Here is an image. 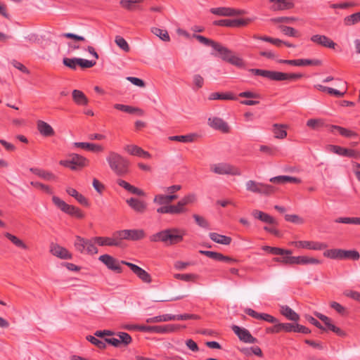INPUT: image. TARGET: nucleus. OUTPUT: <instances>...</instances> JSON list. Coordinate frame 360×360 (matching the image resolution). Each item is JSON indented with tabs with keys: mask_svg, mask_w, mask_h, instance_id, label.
<instances>
[{
	"mask_svg": "<svg viewBox=\"0 0 360 360\" xmlns=\"http://www.w3.org/2000/svg\"><path fill=\"white\" fill-rule=\"evenodd\" d=\"M5 237L8 238L13 244H14L15 246L20 248L24 250L27 249V245L20 238L16 237L15 236L10 233H6L4 234Z\"/></svg>",
	"mask_w": 360,
	"mask_h": 360,
	"instance_id": "44",
	"label": "nucleus"
},
{
	"mask_svg": "<svg viewBox=\"0 0 360 360\" xmlns=\"http://www.w3.org/2000/svg\"><path fill=\"white\" fill-rule=\"evenodd\" d=\"M285 219L296 224H302L304 222V220L297 214H285Z\"/></svg>",
	"mask_w": 360,
	"mask_h": 360,
	"instance_id": "58",
	"label": "nucleus"
},
{
	"mask_svg": "<svg viewBox=\"0 0 360 360\" xmlns=\"http://www.w3.org/2000/svg\"><path fill=\"white\" fill-rule=\"evenodd\" d=\"M63 63L65 66L72 70H75L77 68V66L78 65V58H64L63 60Z\"/></svg>",
	"mask_w": 360,
	"mask_h": 360,
	"instance_id": "60",
	"label": "nucleus"
},
{
	"mask_svg": "<svg viewBox=\"0 0 360 360\" xmlns=\"http://www.w3.org/2000/svg\"><path fill=\"white\" fill-rule=\"evenodd\" d=\"M211 171L217 174H231L235 176H240L241 174L240 170L227 163H219L211 166Z\"/></svg>",
	"mask_w": 360,
	"mask_h": 360,
	"instance_id": "6",
	"label": "nucleus"
},
{
	"mask_svg": "<svg viewBox=\"0 0 360 360\" xmlns=\"http://www.w3.org/2000/svg\"><path fill=\"white\" fill-rule=\"evenodd\" d=\"M195 134H187L180 136H172L169 137L170 141H179L182 143H191L194 141Z\"/></svg>",
	"mask_w": 360,
	"mask_h": 360,
	"instance_id": "45",
	"label": "nucleus"
},
{
	"mask_svg": "<svg viewBox=\"0 0 360 360\" xmlns=\"http://www.w3.org/2000/svg\"><path fill=\"white\" fill-rule=\"evenodd\" d=\"M52 201L54 205L60 209L62 212L70 215L73 216L75 214V211L77 209V207L74 205H70L66 203L64 200H61L60 198L57 196H53Z\"/></svg>",
	"mask_w": 360,
	"mask_h": 360,
	"instance_id": "18",
	"label": "nucleus"
},
{
	"mask_svg": "<svg viewBox=\"0 0 360 360\" xmlns=\"http://www.w3.org/2000/svg\"><path fill=\"white\" fill-rule=\"evenodd\" d=\"M335 221L336 223L360 225V217H339Z\"/></svg>",
	"mask_w": 360,
	"mask_h": 360,
	"instance_id": "50",
	"label": "nucleus"
},
{
	"mask_svg": "<svg viewBox=\"0 0 360 360\" xmlns=\"http://www.w3.org/2000/svg\"><path fill=\"white\" fill-rule=\"evenodd\" d=\"M115 41L116 44L124 51L129 52L130 50L129 46L127 41L120 36H117L115 37Z\"/></svg>",
	"mask_w": 360,
	"mask_h": 360,
	"instance_id": "55",
	"label": "nucleus"
},
{
	"mask_svg": "<svg viewBox=\"0 0 360 360\" xmlns=\"http://www.w3.org/2000/svg\"><path fill=\"white\" fill-rule=\"evenodd\" d=\"M179 329V326L174 324H167L164 326H153V333H169Z\"/></svg>",
	"mask_w": 360,
	"mask_h": 360,
	"instance_id": "31",
	"label": "nucleus"
},
{
	"mask_svg": "<svg viewBox=\"0 0 360 360\" xmlns=\"http://www.w3.org/2000/svg\"><path fill=\"white\" fill-rule=\"evenodd\" d=\"M196 200V196L193 193L185 195L179 202L183 207H186V205L193 203Z\"/></svg>",
	"mask_w": 360,
	"mask_h": 360,
	"instance_id": "56",
	"label": "nucleus"
},
{
	"mask_svg": "<svg viewBox=\"0 0 360 360\" xmlns=\"http://www.w3.org/2000/svg\"><path fill=\"white\" fill-rule=\"evenodd\" d=\"M331 148V150L339 155L344 157L348 158H354L357 160H360V151L354 149H348L346 148H343L339 146H330Z\"/></svg>",
	"mask_w": 360,
	"mask_h": 360,
	"instance_id": "12",
	"label": "nucleus"
},
{
	"mask_svg": "<svg viewBox=\"0 0 360 360\" xmlns=\"http://www.w3.org/2000/svg\"><path fill=\"white\" fill-rule=\"evenodd\" d=\"M127 205L136 213L143 214L147 210V203L136 198H130L126 200Z\"/></svg>",
	"mask_w": 360,
	"mask_h": 360,
	"instance_id": "17",
	"label": "nucleus"
},
{
	"mask_svg": "<svg viewBox=\"0 0 360 360\" xmlns=\"http://www.w3.org/2000/svg\"><path fill=\"white\" fill-rule=\"evenodd\" d=\"M89 163V160L77 153H71L69 155V159L60 160L59 164L71 170L75 171L86 167Z\"/></svg>",
	"mask_w": 360,
	"mask_h": 360,
	"instance_id": "4",
	"label": "nucleus"
},
{
	"mask_svg": "<svg viewBox=\"0 0 360 360\" xmlns=\"http://www.w3.org/2000/svg\"><path fill=\"white\" fill-rule=\"evenodd\" d=\"M297 248H303L312 250H321L328 248V245L324 243L309 240L292 241L290 243Z\"/></svg>",
	"mask_w": 360,
	"mask_h": 360,
	"instance_id": "8",
	"label": "nucleus"
},
{
	"mask_svg": "<svg viewBox=\"0 0 360 360\" xmlns=\"http://www.w3.org/2000/svg\"><path fill=\"white\" fill-rule=\"evenodd\" d=\"M51 253L62 259H71L72 254L70 253L65 248L62 247L56 243H52L50 247Z\"/></svg>",
	"mask_w": 360,
	"mask_h": 360,
	"instance_id": "16",
	"label": "nucleus"
},
{
	"mask_svg": "<svg viewBox=\"0 0 360 360\" xmlns=\"http://www.w3.org/2000/svg\"><path fill=\"white\" fill-rule=\"evenodd\" d=\"M121 262L122 263V264H124L129 267L132 272L134 274H136V276L143 283H150L152 282L151 276L142 268L127 261L122 260Z\"/></svg>",
	"mask_w": 360,
	"mask_h": 360,
	"instance_id": "9",
	"label": "nucleus"
},
{
	"mask_svg": "<svg viewBox=\"0 0 360 360\" xmlns=\"http://www.w3.org/2000/svg\"><path fill=\"white\" fill-rule=\"evenodd\" d=\"M186 231L172 228L162 230L150 236L151 242H162L166 245H174L183 241Z\"/></svg>",
	"mask_w": 360,
	"mask_h": 360,
	"instance_id": "1",
	"label": "nucleus"
},
{
	"mask_svg": "<svg viewBox=\"0 0 360 360\" xmlns=\"http://www.w3.org/2000/svg\"><path fill=\"white\" fill-rule=\"evenodd\" d=\"M214 49L217 51L221 56L223 60L229 62V58L231 57L233 52L228 48L223 46L219 43H217L216 46H214Z\"/></svg>",
	"mask_w": 360,
	"mask_h": 360,
	"instance_id": "35",
	"label": "nucleus"
},
{
	"mask_svg": "<svg viewBox=\"0 0 360 360\" xmlns=\"http://www.w3.org/2000/svg\"><path fill=\"white\" fill-rule=\"evenodd\" d=\"M342 259H352L354 261L359 260L360 255L358 251L354 250H342Z\"/></svg>",
	"mask_w": 360,
	"mask_h": 360,
	"instance_id": "47",
	"label": "nucleus"
},
{
	"mask_svg": "<svg viewBox=\"0 0 360 360\" xmlns=\"http://www.w3.org/2000/svg\"><path fill=\"white\" fill-rule=\"evenodd\" d=\"M210 100H237V97L233 93L228 91L225 93L214 92L209 96Z\"/></svg>",
	"mask_w": 360,
	"mask_h": 360,
	"instance_id": "32",
	"label": "nucleus"
},
{
	"mask_svg": "<svg viewBox=\"0 0 360 360\" xmlns=\"http://www.w3.org/2000/svg\"><path fill=\"white\" fill-rule=\"evenodd\" d=\"M74 146L77 148H80L93 152H102L104 150L101 145L86 142H75L74 143Z\"/></svg>",
	"mask_w": 360,
	"mask_h": 360,
	"instance_id": "28",
	"label": "nucleus"
},
{
	"mask_svg": "<svg viewBox=\"0 0 360 360\" xmlns=\"http://www.w3.org/2000/svg\"><path fill=\"white\" fill-rule=\"evenodd\" d=\"M212 14L220 16H235L246 14V11L242 9H235L229 7L212 8L210 9Z\"/></svg>",
	"mask_w": 360,
	"mask_h": 360,
	"instance_id": "10",
	"label": "nucleus"
},
{
	"mask_svg": "<svg viewBox=\"0 0 360 360\" xmlns=\"http://www.w3.org/2000/svg\"><path fill=\"white\" fill-rule=\"evenodd\" d=\"M321 262L314 257L308 256H297L295 257V264L307 265V264H319Z\"/></svg>",
	"mask_w": 360,
	"mask_h": 360,
	"instance_id": "34",
	"label": "nucleus"
},
{
	"mask_svg": "<svg viewBox=\"0 0 360 360\" xmlns=\"http://www.w3.org/2000/svg\"><path fill=\"white\" fill-rule=\"evenodd\" d=\"M94 241L100 246H118L114 234L112 237L96 236L94 237Z\"/></svg>",
	"mask_w": 360,
	"mask_h": 360,
	"instance_id": "30",
	"label": "nucleus"
},
{
	"mask_svg": "<svg viewBox=\"0 0 360 360\" xmlns=\"http://www.w3.org/2000/svg\"><path fill=\"white\" fill-rule=\"evenodd\" d=\"M245 186L246 189L250 192L264 195H271L276 191L274 186L256 182L253 180L248 181L245 184Z\"/></svg>",
	"mask_w": 360,
	"mask_h": 360,
	"instance_id": "5",
	"label": "nucleus"
},
{
	"mask_svg": "<svg viewBox=\"0 0 360 360\" xmlns=\"http://www.w3.org/2000/svg\"><path fill=\"white\" fill-rule=\"evenodd\" d=\"M231 328L241 341L246 343L257 342V339L250 334L248 330L236 325L232 326Z\"/></svg>",
	"mask_w": 360,
	"mask_h": 360,
	"instance_id": "13",
	"label": "nucleus"
},
{
	"mask_svg": "<svg viewBox=\"0 0 360 360\" xmlns=\"http://www.w3.org/2000/svg\"><path fill=\"white\" fill-rule=\"evenodd\" d=\"M281 257H274L273 261L280 263L283 265H292L295 264V256H286L282 255Z\"/></svg>",
	"mask_w": 360,
	"mask_h": 360,
	"instance_id": "46",
	"label": "nucleus"
},
{
	"mask_svg": "<svg viewBox=\"0 0 360 360\" xmlns=\"http://www.w3.org/2000/svg\"><path fill=\"white\" fill-rule=\"evenodd\" d=\"M86 340L88 341H89L91 344L96 345L99 349H105L106 347V344H105V340L104 341L100 340L97 339L96 338L91 336V335L87 336Z\"/></svg>",
	"mask_w": 360,
	"mask_h": 360,
	"instance_id": "57",
	"label": "nucleus"
},
{
	"mask_svg": "<svg viewBox=\"0 0 360 360\" xmlns=\"http://www.w3.org/2000/svg\"><path fill=\"white\" fill-rule=\"evenodd\" d=\"M270 181L277 184H284L285 183L300 184L301 180L298 178L290 176H278L270 179Z\"/></svg>",
	"mask_w": 360,
	"mask_h": 360,
	"instance_id": "29",
	"label": "nucleus"
},
{
	"mask_svg": "<svg viewBox=\"0 0 360 360\" xmlns=\"http://www.w3.org/2000/svg\"><path fill=\"white\" fill-rule=\"evenodd\" d=\"M186 211L187 209L183 207L179 202L176 205H165L157 209V212L160 214H180Z\"/></svg>",
	"mask_w": 360,
	"mask_h": 360,
	"instance_id": "14",
	"label": "nucleus"
},
{
	"mask_svg": "<svg viewBox=\"0 0 360 360\" xmlns=\"http://www.w3.org/2000/svg\"><path fill=\"white\" fill-rule=\"evenodd\" d=\"M37 127L39 132L45 137L52 136L55 134L53 127L47 122L43 120H38Z\"/></svg>",
	"mask_w": 360,
	"mask_h": 360,
	"instance_id": "24",
	"label": "nucleus"
},
{
	"mask_svg": "<svg viewBox=\"0 0 360 360\" xmlns=\"http://www.w3.org/2000/svg\"><path fill=\"white\" fill-rule=\"evenodd\" d=\"M30 184L34 187L37 188H40V189H41L42 191H44L45 193H46L48 194H52L53 193V191H52L51 188L49 186L43 184H41L40 182H37V181H32Z\"/></svg>",
	"mask_w": 360,
	"mask_h": 360,
	"instance_id": "63",
	"label": "nucleus"
},
{
	"mask_svg": "<svg viewBox=\"0 0 360 360\" xmlns=\"http://www.w3.org/2000/svg\"><path fill=\"white\" fill-rule=\"evenodd\" d=\"M176 279L181 280L184 281H194L198 276L193 274H176L174 275Z\"/></svg>",
	"mask_w": 360,
	"mask_h": 360,
	"instance_id": "53",
	"label": "nucleus"
},
{
	"mask_svg": "<svg viewBox=\"0 0 360 360\" xmlns=\"http://www.w3.org/2000/svg\"><path fill=\"white\" fill-rule=\"evenodd\" d=\"M342 249H330L323 252V256L332 259H342Z\"/></svg>",
	"mask_w": 360,
	"mask_h": 360,
	"instance_id": "40",
	"label": "nucleus"
},
{
	"mask_svg": "<svg viewBox=\"0 0 360 360\" xmlns=\"http://www.w3.org/2000/svg\"><path fill=\"white\" fill-rule=\"evenodd\" d=\"M199 253L205 255L214 260L219 261L221 253L217 252H213V251H208V250H200Z\"/></svg>",
	"mask_w": 360,
	"mask_h": 360,
	"instance_id": "62",
	"label": "nucleus"
},
{
	"mask_svg": "<svg viewBox=\"0 0 360 360\" xmlns=\"http://www.w3.org/2000/svg\"><path fill=\"white\" fill-rule=\"evenodd\" d=\"M270 2L274 3L271 8L274 11L288 10L295 6L293 0H270Z\"/></svg>",
	"mask_w": 360,
	"mask_h": 360,
	"instance_id": "23",
	"label": "nucleus"
},
{
	"mask_svg": "<svg viewBox=\"0 0 360 360\" xmlns=\"http://www.w3.org/2000/svg\"><path fill=\"white\" fill-rule=\"evenodd\" d=\"M281 311L283 316L290 321H297L300 319L299 315L288 306L281 307Z\"/></svg>",
	"mask_w": 360,
	"mask_h": 360,
	"instance_id": "38",
	"label": "nucleus"
},
{
	"mask_svg": "<svg viewBox=\"0 0 360 360\" xmlns=\"http://www.w3.org/2000/svg\"><path fill=\"white\" fill-rule=\"evenodd\" d=\"M330 128H331V130H330L331 131H333V129H336L338 131V132L340 133V135H342V136H345V137L349 138V137L358 136V134L355 131H352L348 129H346V128H344L340 126L331 125Z\"/></svg>",
	"mask_w": 360,
	"mask_h": 360,
	"instance_id": "41",
	"label": "nucleus"
},
{
	"mask_svg": "<svg viewBox=\"0 0 360 360\" xmlns=\"http://www.w3.org/2000/svg\"><path fill=\"white\" fill-rule=\"evenodd\" d=\"M228 63L240 68H244L245 67V63L243 59L235 56L233 53H232L231 57L229 58Z\"/></svg>",
	"mask_w": 360,
	"mask_h": 360,
	"instance_id": "49",
	"label": "nucleus"
},
{
	"mask_svg": "<svg viewBox=\"0 0 360 360\" xmlns=\"http://www.w3.org/2000/svg\"><path fill=\"white\" fill-rule=\"evenodd\" d=\"M113 234L118 246L121 245L122 240H128V229L117 231L114 232Z\"/></svg>",
	"mask_w": 360,
	"mask_h": 360,
	"instance_id": "51",
	"label": "nucleus"
},
{
	"mask_svg": "<svg viewBox=\"0 0 360 360\" xmlns=\"http://www.w3.org/2000/svg\"><path fill=\"white\" fill-rule=\"evenodd\" d=\"M114 108L118 110H120V111H122V112H124L127 113H129V114H133L136 112H139V115H142L143 114V111L141 109L134 108V107H132L130 105L117 103V104L114 105Z\"/></svg>",
	"mask_w": 360,
	"mask_h": 360,
	"instance_id": "36",
	"label": "nucleus"
},
{
	"mask_svg": "<svg viewBox=\"0 0 360 360\" xmlns=\"http://www.w3.org/2000/svg\"><path fill=\"white\" fill-rule=\"evenodd\" d=\"M110 168L117 175L122 176L128 172L129 162L117 153L110 151L106 158Z\"/></svg>",
	"mask_w": 360,
	"mask_h": 360,
	"instance_id": "2",
	"label": "nucleus"
},
{
	"mask_svg": "<svg viewBox=\"0 0 360 360\" xmlns=\"http://www.w3.org/2000/svg\"><path fill=\"white\" fill-rule=\"evenodd\" d=\"M30 171L38 176L39 177L46 180V181H56L57 179V176L51 172L46 171L39 168H30Z\"/></svg>",
	"mask_w": 360,
	"mask_h": 360,
	"instance_id": "26",
	"label": "nucleus"
},
{
	"mask_svg": "<svg viewBox=\"0 0 360 360\" xmlns=\"http://www.w3.org/2000/svg\"><path fill=\"white\" fill-rule=\"evenodd\" d=\"M310 40L314 44L331 49H335L337 46V44L326 35L314 34L311 37Z\"/></svg>",
	"mask_w": 360,
	"mask_h": 360,
	"instance_id": "15",
	"label": "nucleus"
},
{
	"mask_svg": "<svg viewBox=\"0 0 360 360\" xmlns=\"http://www.w3.org/2000/svg\"><path fill=\"white\" fill-rule=\"evenodd\" d=\"M297 20L296 18L294 17H278L272 18L271 21L275 23H286L290 24Z\"/></svg>",
	"mask_w": 360,
	"mask_h": 360,
	"instance_id": "61",
	"label": "nucleus"
},
{
	"mask_svg": "<svg viewBox=\"0 0 360 360\" xmlns=\"http://www.w3.org/2000/svg\"><path fill=\"white\" fill-rule=\"evenodd\" d=\"M72 97L74 103L77 105H87L89 99L80 90L75 89L72 92Z\"/></svg>",
	"mask_w": 360,
	"mask_h": 360,
	"instance_id": "27",
	"label": "nucleus"
},
{
	"mask_svg": "<svg viewBox=\"0 0 360 360\" xmlns=\"http://www.w3.org/2000/svg\"><path fill=\"white\" fill-rule=\"evenodd\" d=\"M210 126L214 129L222 131L223 133H228L229 131V127L228 124L219 117H210L208 119Z\"/></svg>",
	"mask_w": 360,
	"mask_h": 360,
	"instance_id": "21",
	"label": "nucleus"
},
{
	"mask_svg": "<svg viewBox=\"0 0 360 360\" xmlns=\"http://www.w3.org/2000/svg\"><path fill=\"white\" fill-rule=\"evenodd\" d=\"M153 202L155 203H157L158 205H161L163 206L169 205V202L167 200V195H162V194L156 195L153 199Z\"/></svg>",
	"mask_w": 360,
	"mask_h": 360,
	"instance_id": "64",
	"label": "nucleus"
},
{
	"mask_svg": "<svg viewBox=\"0 0 360 360\" xmlns=\"http://www.w3.org/2000/svg\"><path fill=\"white\" fill-rule=\"evenodd\" d=\"M285 129L286 126L284 124H274L273 125L274 137L279 139L285 138L287 136V131Z\"/></svg>",
	"mask_w": 360,
	"mask_h": 360,
	"instance_id": "37",
	"label": "nucleus"
},
{
	"mask_svg": "<svg viewBox=\"0 0 360 360\" xmlns=\"http://www.w3.org/2000/svg\"><path fill=\"white\" fill-rule=\"evenodd\" d=\"M281 63L295 65V66H304V65H321V61L320 60H311V59H296V60H281Z\"/></svg>",
	"mask_w": 360,
	"mask_h": 360,
	"instance_id": "19",
	"label": "nucleus"
},
{
	"mask_svg": "<svg viewBox=\"0 0 360 360\" xmlns=\"http://www.w3.org/2000/svg\"><path fill=\"white\" fill-rule=\"evenodd\" d=\"M307 126L313 129H318L323 126V122L320 119H310L307 120Z\"/></svg>",
	"mask_w": 360,
	"mask_h": 360,
	"instance_id": "59",
	"label": "nucleus"
},
{
	"mask_svg": "<svg viewBox=\"0 0 360 360\" xmlns=\"http://www.w3.org/2000/svg\"><path fill=\"white\" fill-rule=\"evenodd\" d=\"M99 261L104 264L106 267L113 271L117 274H121L122 272V268L121 266V261L117 260L112 256L105 254L102 255L98 258Z\"/></svg>",
	"mask_w": 360,
	"mask_h": 360,
	"instance_id": "7",
	"label": "nucleus"
},
{
	"mask_svg": "<svg viewBox=\"0 0 360 360\" xmlns=\"http://www.w3.org/2000/svg\"><path fill=\"white\" fill-rule=\"evenodd\" d=\"M360 22V11L346 16L343 22L345 26H352Z\"/></svg>",
	"mask_w": 360,
	"mask_h": 360,
	"instance_id": "43",
	"label": "nucleus"
},
{
	"mask_svg": "<svg viewBox=\"0 0 360 360\" xmlns=\"http://www.w3.org/2000/svg\"><path fill=\"white\" fill-rule=\"evenodd\" d=\"M96 244L94 237L88 239L79 236H76L74 247L75 250L81 254L85 253L93 255L97 254L98 252Z\"/></svg>",
	"mask_w": 360,
	"mask_h": 360,
	"instance_id": "3",
	"label": "nucleus"
},
{
	"mask_svg": "<svg viewBox=\"0 0 360 360\" xmlns=\"http://www.w3.org/2000/svg\"><path fill=\"white\" fill-rule=\"evenodd\" d=\"M193 37L195 38L200 43L205 46H212L213 49L217 43V41H214L202 35L193 34Z\"/></svg>",
	"mask_w": 360,
	"mask_h": 360,
	"instance_id": "52",
	"label": "nucleus"
},
{
	"mask_svg": "<svg viewBox=\"0 0 360 360\" xmlns=\"http://www.w3.org/2000/svg\"><path fill=\"white\" fill-rule=\"evenodd\" d=\"M300 73H286L270 70L269 79L273 81L296 80L302 77Z\"/></svg>",
	"mask_w": 360,
	"mask_h": 360,
	"instance_id": "11",
	"label": "nucleus"
},
{
	"mask_svg": "<svg viewBox=\"0 0 360 360\" xmlns=\"http://www.w3.org/2000/svg\"><path fill=\"white\" fill-rule=\"evenodd\" d=\"M280 30L285 35L290 36V37H298V32L297 31L294 29L293 27L285 26V25H280L279 26Z\"/></svg>",
	"mask_w": 360,
	"mask_h": 360,
	"instance_id": "54",
	"label": "nucleus"
},
{
	"mask_svg": "<svg viewBox=\"0 0 360 360\" xmlns=\"http://www.w3.org/2000/svg\"><path fill=\"white\" fill-rule=\"evenodd\" d=\"M128 240H139L146 236L143 229H128Z\"/></svg>",
	"mask_w": 360,
	"mask_h": 360,
	"instance_id": "39",
	"label": "nucleus"
},
{
	"mask_svg": "<svg viewBox=\"0 0 360 360\" xmlns=\"http://www.w3.org/2000/svg\"><path fill=\"white\" fill-rule=\"evenodd\" d=\"M151 32L155 36L158 37L161 40L164 41H169L170 37L166 30H162L158 27H151Z\"/></svg>",
	"mask_w": 360,
	"mask_h": 360,
	"instance_id": "42",
	"label": "nucleus"
},
{
	"mask_svg": "<svg viewBox=\"0 0 360 360\" xmlns=\"http://www.w3.org/2000/svg\"><path fill=\"white\" fill-rule=\"evenodd\" d=\"M252 215L254 218L257 219L262 222L269 224H276L277 225L276 220L269 215V214H266L264 212L259 211L258 210H254L252 212Z\"/></svg>",
	"mask_w": 360,
	"mask_h": 360,
	"instance_id": "25",
	"label": "nucleus"
},
{
	"mask_svg": "<svg viewBox=\"0 0 360 360\" xmlns=\"http://www.w3.org/2000/svg\"><path fill=\"white\" fill-rule=\"evenodd\" d=\"M124 149L126 152L131 155L142 157L146 159H149L151 157L148 152L145 151L141 147L136 145H127Z\"/></svg>",
	"mask_w": 360,
	"mask_h": 360,
	"instance_id": "22",
	"label": "nucleus"
},
{
	"mask_svg": "<svg viewBox=\"0 0 360 360\" xmlns=\"http://www.w3.org/2000/svg\"><path fill=\"white\" fill-rule=\"evenodd\" d=\"M209 236L214 242L222 245H229L232 240L231 237L221 235L215 232L210 233Z\"/></svg>",
	"mask_w": 360,
	"mask_h": 360,
	"instance_id": "33",
	"label": "nucleus"
},
{
	"mask_svg": "<svg viewBox=\"0 0 360 360\" xmlns=\"http://www.w3.org/2000/svg\"><path fill=\"white\" fill-rule=\"evenodd\" d=\"M116 335L118 337V340L120 342V345H129L132 341L131 335L127 333L118 332L117 333H116Z\"/></svg>",
	"mask_w": 360,
	"mask_h": 360,
	"instance_id": "48",
	"label": "nucleus"
},
{
	"mask_svg": "<svg viewBox=\"0 0 360 360\" xmlns=\"http://www.w3.org/2000/svg\"><path fill=\"white\" fill-rule=\"evenodd\" d=\"M245 312L250 316L255 318L258 320H264L269 323H277L278 319L274 316L265 313H258L252 309H245Z\"/></svg>",
	"mask_w": 360,
	"mask_h": 360,
	"instance_id": "20",
	"label": "nucleus"
}]
</instances>
